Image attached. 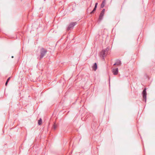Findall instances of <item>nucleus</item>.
Instances as JSON below:
<instances>
[{"mask_svg":"<svg viewBox=\"0 0 155 155\" xmlns=\"http://www.w3.org/2000/svg\"><path fill=\"white\" fill-rule=\"evenodd\" d=\"M97 6H96L95 5V6H94V8H97Z\"/></svg>","mask_w":155,"mask_h":155,"instance_id":"obj_16","label":"nucleus"},{"mask_svg":"<svg viewBox=\"0 0 155 155\" xmlns=\"http://www.w3.org/2000/svg\"><path fill=\"white\" fill-rule=\"evenodd\" d=\"M143 101H144L145 102L146 101V95L147 93L146 91V88H145L143 91Z\"/></svg>","mask_w":155,"mask_h":155,"instance_id":"obj_5","label":"nucleus"},{"mask_svg":"<svg viewBox=\"0 0 155 155\" xmlns=\"http://www.w3.org/2000/svg\"><path fill=\"white\" fill-rule=\"evenodd\" d=\"M47 50L44 48H42L41 50L40 58H42L47 52Z\"/></svg>","mask_w":155,"mask_h":155,"instance_id":"obj_3","label":"nucleus"},{"mask_svg":"<svg viewBox=\"0 0 155 155\" xmlns=\"http://www.w3.org/2000/svg\"><path fill=\"white\" fill-rule=\"evenodd\" d=\"M76 24V22H73L69 24L68 26V27L67 29V30H69L73 28L74 26H75Z\"/></svg>","mask_w":155,"mask_h":155,"instance_id":"obj_4","label":"nucleus"},{"mask_svg":"<svg viewBox=\"0 0 155 155\" xmlns=\"http://www.w3.org/2000/svg\"><path fill=\"white\" fill-rule=\"evenodd\" d=\"M14 58L13 56H12V58Z\"/></svg>","mask_w":155,"mask_h":155,"instance_id":"obj_17","label":"nucleus"},{"mask_svg":"<svg viewBox=\"0 0 155 155\" xmlns=\"http://www.w3.org/2000/svg\"><path fill=\"white\" fill-rule=\"evenodd\" d=\"M10 77H9V78L7 80V81L8 82L9 81L10 79Z\"/></svg>","mask_w":155,"mask_h":155,"instance_id":"obj_13","label":"nucleus"},{"mask_svg":"<svg viewBox=\"0 0 155 155\" xmlns=\"http://www.w3.org/2000/svg\"><path fill=\"white\" fill-rule=\"evenodd\" d=\"M105 12V9H103L101 12V13L100 14V15L98 18V21H100L102 19L103 17V16Z\"/></svg>","mask_w":155,"mask_h":155,"instance_id":"obj_2","label":"nucleus"},{"mask_svg":"<svg viewBox=\"0 0 155 155\" xmlns=\"http://www.w3.org/2000/svg\"><path fill=\"white\" fill-rule=\"evenodd\" d=\"M112 72L114 75H116L117 74L118 72V68H113L112 69Z\"/></svg>","mask_w":155,"mask_h":155,"instance_id":"obj_6","label":"nucleus"},{"mask_svg":"<svg viewBox=\"0 0 155 155\" xmlns=\"http://www.w3.org/2000/svg\"><path fill=\"white\" fill-rule=\"evenodd\" d=\"M42 119L41 118H40V119L38 120V124L39 125H40L42 124Z\"/></svg>","mask_w":155,"mask_h":155,"instance_id":"obj_11","label":"nucleus"},{"mask_svg":"<svg viewBox=\"0 0 155 155\" xmlns=\"http://www.w3.org/2000/svg\"><path fill=\"white\" fill-rule=\"evenodd\" d=\"M96 8H94V9H93V10L90 12V13L91 14H93L94 13V12L96 10Z\"/></svg>","mask_w":155,"mask_h":155,"instance_id":"obj_12","label":"nucleus"},{"mask_svg":"<svg viewBox=\"0 0 155 155\" xmlns=\"http://www.w3.org/2000/svg\"><path fill=\"white\" fill-rule=\"evenodd\" d=\"M57 125L55 123H54V124L53 126V128L54 130H55L57 127Z\"/></svg>","mask_w":155,"mask_h":155,"instance_id":"obj_10","label":"nucleus"},{"mask_svg":"<svg viewBox=\"0 0 155 155\" xmlns=\"http://www.w3.org/2000/svg\"><path fill=\"white\" fill-rule=\"evenodd\" d=\"M97 3H96L95 4V5L96 6H97Z\"/></svg>","mask_w":155,"mask_h":155,"instance_id":"obj_15","label":"nucleus"},{"mask_svg":"<svg viewBox=\"0 0 155 155\" xmlns=\"http://www.w3.org/2000/svg\"><path fill=\"white\" fill-rule=\"evenodd\" d=\"M8 83V82L6 81V82L5 83V85L6 86H7Z\"/></svg>","mask_w":155,"mask_h":155,"instance_id":"obj_14","label":"nucleus"},{"mask_svg":"<svg viewBox=\"0 0 155 155\" xmlns=\"http://www.w3.org/2000/svg\"><path fill=\"white\" fill-rule=\"evenodd\" d=\"M109 50V48H107L105 49L102 50L101 52V55H102L103 58L107 54L108 51Z\"/></svg>","mask_w":155,"mask_h":155,"instance_id":"obj_1","label":"nucleus"},{"mask_svg":"<svg viewBox=\"0 0 155 155\" xmlns=\"http://www.w3.org/2000/svg\"><path fill=\"white\" fill-rule=\"evenodd\" d=\"M121 64V62L119 60H117L116 61V62L114 64V65H116L117 66H119Z\"/></svg>","mask_w":155,"mask_h":155,"instance_id":"obj_7","label":"nucleus"},{"mask_svg":"<svg viewBox=\"0 0 155 155\" xmlns=\"http://www.w3.org/2000/svg\"><path fill=\"white\" fill-rule=\"evenodd\" d=\"M105 0H104L102 2L101 5V8H103L105 6Z\"/></svg>","mask_w":155,"mask_h":155,"instance_id":"obj_9","label":"nucleus"},{"mask_svg":"<svg viewBox=\"0 0 155 155\" xmlns=\"http://www.w3.org/2000/svg\"><path fill=\"white\" fill-rule=\"evenodd\" d=\"M92 68L93 70L95 71L97 68V66L96 63H95L94 65L92 66Z\"/></svg>","mask_w":155,"mask_h":155,"instance_id":"obj_8","label":"nucleus"}]
</instances>
